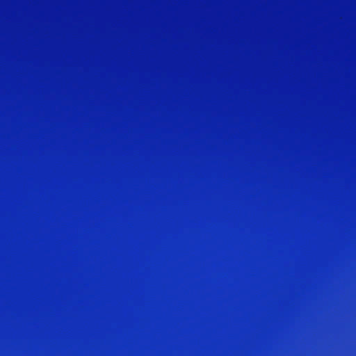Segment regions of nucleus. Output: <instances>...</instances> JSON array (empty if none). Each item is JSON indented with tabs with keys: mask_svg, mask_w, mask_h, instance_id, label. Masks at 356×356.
Listing matches in <instances>:
<instances>
[{
	"mask_svg": "<svg viewBox=\"0 0 356 356\" xmlns=\"http://www.w3.org/2000/svg\"><path fill=\"white\" fill-rule=\"evenodd\" d=\"M157 356H159V333H157Z\"/></svg>",
	"mask_w": 356,
	"mask_h": 356,
	"instance_id": "nucleus-1",
	"label": "nucleus"
},
{
	"mask_svg": "<svg viewBox=\"0 0 356 356\" xmlns=\"http://www.w3.org/2000/svg\"><path fill=\"white\" fill-rule=\"evenodd\" d=\"M157 356H159V334H157Z\"/></svg>",
	"mask_w": 356,
	"mask_h": 356,
	"instance_id": "nucleus-2",
	"label": "nucleus"
}]
</instances>
